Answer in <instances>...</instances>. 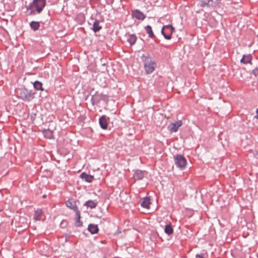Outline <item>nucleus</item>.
<instances>
[{
    "label": "nucleus",
    "mask_w": 258,
    "mask_h": 258,
    "mask_svg": "<svg viewBox=\"0 0 258 258\" xmlns=\"http://www.w3.org/2000/svg\"><path fill=\"white\" fill-rule=\"evenodd\" d=\"M45 5V0H33L27 8V13L28 15L39 14L42 11Z\"/></svg>",
    "instance_id": "nucleus-1"
},
{
    "label": "nucleus",
    "mask_w": 258,
    "mask_h": 258,
    "mask_svg": "<svg viewBox=\"0 0 258 258\" xmlns=\"http://www.w3.org/2000/svg\"><path fill=\"white\" fill-rule=\"evenodd\" d=\"M142 59L144 63V67L147 74L152 73L156 67L155 61L148 54H143Z\"/></svg>",
    "instance_id": "nucleus-2"
},
{
    "label": "nucleus",
    "mask_w": 258,
    "mask_h": 258,
    "mask_svg": "<svg viewBox=\"0 0 258 258\" xmlns=\"http://www.w3.org/2000/svg\"><path fill=\"white\" fill-rule=\"evenodd\" d=\"M18 97L25 101H30L34 98V93L25 88H20L17 91Z\"/></svg>",
    "instance_id": "nucleus-3"
},
{
    "label": "nucleus",
    "mask_w": 258,
    "mask_h": 258,
    "mask_svg": "<svg viewBox=\"0 0 258 258\" xmlns=\"http://www.w3.org/2000/svg\"><path fill=\"white\" fill-rule=\"evenodd\" d=\"M175 164L177 167L180 169L185 168L186 164V160L184 157L181 155H176L174 157Z\"/></svg>",
    "instance_id": "nucleus-4"
},
{
    "label": "nucleus",
    "mask_w": 258,
    "mask_h": 258,
    "mask_svg": "<svg viewBox=\"0 0 258 258\" xmlns=\"http://www.w3.org/2000/svg\"><path fill=\"white\" fill-rule=\"evenodd\" d=\"M173 31L174 28L171 25H165L163 27L161 30V33L165 39L169 40L171 38V35Z\"/></svg>",
    "instance_id": "nucleus-5"
},
{
    "label": "nucleus",
    "mask_w": 258,
    "mask_h": 258,
    "mask_svg": "<svg viewBox=\"0 0 258 258\" xmlns=\"http://www.w3.org/2000/svg\"><path fill=\"white\" fill-rule=\"evenodd\" d=\"M182 124L181 120H178L175 122L171 123L168 126V129L171 133L176 132Z\"/></svg>",
    "instance_id": "nucleus-6"
},
{
    "label": "nucleus",
    "mask_w": 258,
    "mask_h": 258,
    "mask_svg": "<svg viewBox=\"0 0 258 258\" xmlns=\"http://www.w3.org/2000/svg\"><path fill=\"white\" fill-rule=\"evenodd\" d=\"M66 205L67 207L73 210L76 213H77V212H79L75 200L70 199L66 202Z\"/></svg>",
    "instance_id": "nucleus-7"
},
{
    "label": "nucleus",
    "mask_w": 258,
    "mask_h": 258,
    "mask_svg": "<svg viewBox=\"0 0 258 258\" xmlns=\"http://www.w3.org/2000/svg\"><path fill=\"white\" fill-rule=\"evenodd\" d=\"M141 206L147 209H149L150 203V198L149 197H145L141 199Z\"/></svg>",
    "instance_id": "nucleus-8"
},
{
    "label": "nucleus",
    "mask_w": 258,
    "mask_h": 258,
    "mask_svg": "<svg viewBox=\"0 0 258 258\" xmlns=\"http://www.w3.org/2000/svg\"><path fill=\"white\" fill-rule=\"evenodd\" d=\"M99 124L103 129H106L108 125L107 118L105 115H102L99 119Z\"/></svg>",
    "instance_id": "nucleus-9"
},
{
    "label": "nucleus",
    "mask_w": 258,
    "mask_h": 258,
    "mask_svg": "<svg viewBox=\"0 0 258 258\" xmlns=\"http://www.w3.org/2000/svg\"><path fill=\"white\" fill-rule=\"evenodd\" d=\"M219 2L220 0H207V1L205 2L204 3H202L201 6L203 7L206 5L208 7H215Z\"/></svg>",
    "instance_id": "nucleus-10"
},
{
    "label": "nucleus",
    "mask_w": 258,
    "mask_h": 258,
    "mask_svg": "<svg viewBox=\"0 0 258 258\" xmlns=\"http://www.w3.org/2000/svg\"><path fill=\"white\" fill-rule=\"evenodd\" d=\"M80 177L84 179L86 181L88 182H92L94 179V177L91 175L88 174L85 172L81 173Z\"/></svg>",
    "instance_id": "nucleus-11"
},
{
    "label": "nucleus",
    "mask_w": 258,
    "mask_h": 258,
    "mask_svg": "<svg viewBox=\"0 0 258 258\" xmlns=\"http://www.w3.org/2000/svg\"><path fill=\"white\" fill-rule=\"evenodd\" d=\"M145 172L138 170H137L134 175V178L136 180H140L144 178Z\"/></svg>",
    "instance_id": "nucleus-12"
},
{
    "label": "nucleus",
    "mask_w": 258,
    "mask_h": 258,
    "mask_svg": "<svg viewBox=\"0 0 258 258\" xmlns=\"http://www.w3.org/2000/svg\"><path fill=\"white\" fill-rule=\"evenodd\" d=\"M100 22L98 20H95L93 25V30L94 32L99 31L102 28V26L100 24Z\"/></svg>",
    "instance_id": "nucleus-13"
},
{
    "label": "nucleus",
    "mask_w": 258,
    "mask_h": 258,
    "mask_svg": "<svg viewBox=\"0 0 258 258\" xmlns=\"http://www.w3.org/2000/svg\"><path fill=\"white\" fill-rule=\"evenodd\" d=\"M88 229L92 234L97 233L99 230L97 225L94 224L89 225Z\"/></svg>",
    "instance_id": "nucleus-14"
},
{
    "label": "nucleus",
    "mask_w": 258,
    "mask_h": 258,
    "mask_svg": "<svg viewBox=\"0 0 258 258\" xmlns=\"http://www.w3.org/2000/svg\"><path fill=\"white\" fill-rule=\"evenodd\" d=\"M251 60V56L250 55H244L241 59L240 61L244 64L250 63Z\"/></svg>",
    "instance_id": "nucleus-15"
},
{
    "label": "nucleus",
    "mask_w": 258,
    "mask_h": 258,
    "mask_svg": "<svg viewBox=\"0 0 258 258\" xmlns=\"http://www.w3.org/2000/svg\"><path fill=\"white\" fill-rule=\"evenodd\" d=\"M84 205L87 206V207L93 209L96 208V207L97 205V203L95 202L94 201L89 200L85 203Z\"/></svg>",
    "instance_id": "nucleus-16"
},
{
    "label": "nucleus",
    "mask_w": 258,
    "mask_h": 258,
    "mask_svg": "<svg viewBox=\"0 0 258 258\" xmlns=\"http://www.w3.org/2000/svg\"><path fill=\"white\" fill-rule=\"evenodd\" d=\"M43 212L41 209H38L35 211L34 218L36 220H40L41 219V216L42 215Z\"/></svg>",
    "instance_id": "nucleus-17"
},
{
    "label": "nucleus",
    "mask_w": 258,
    "mask_h": 258,
    "mask_svg": "<svg viewBox=\"0 0 258 258\" xmlns=\"http://www.w3.org/2000/svg\"><path fill=\"white\" fill-rule=\"evenodd\" d=\"M164 232L167 234L170 235L173 232V229L171 225V224H167L165 226Z\"/></svg>",
    "instance_id": "nucleus-18"
},
{
    "label": "nucleus",
    "mask_w": 258,
    "mask_h": 258,
    "mask_svg": "<svg viewBox=\"0 0 258 258\" xmlns=\"http://www.w3.org/2000/svg\"><path fill=\"white\" fill-rule=\"evenodd\" d=\"M76 220L75 222V225L77 227H80L82 225V222L80 221L81 215L80 211L77 212V213H76Z\"/></svg>",
    "instance_id": "nucleus-19"
},
{
    "label": "nucleus",
    "mask_w": 258,
    "mask_h": 258,
    "mask_svg": "<svg viewBox=\"0 0 258 258\" xmlns=\"http://www.w3.org/2000/svg\"><path fill=\"white\" fill-rule=\"evenodd\" d=\"M136 40L137 37L135 35H130L127 38V41L131 45H134L136 43Z\"/></svg>",
    "instance_id": "nucleus-20"
},
{
    "label": "nucleus",
    "mask_w": 258,
    "mask_h": 258,
    "mask_svg": "<svg viewBox=\"0 0 258 258\" xmlns=\"http://www.w3.org/2000/svg\"><path fill=\"white\" fill-rule=\"evenodd\" d=\"M34 87L35 88V89L37 90H43V88L42 87V84L39 81H35L33 83Z\"/></svg>",
    "instance_id": "nucleus-21"
},
{
    "label": "nucleus",
    "mask_w": 258,
    "mask_h": 258,
    "mask_svg": "<svg viewBox=\"0 0 258 258\" xmlns=\"http://www.w3.org/2000/svg\"><path fill=\"white\" fill-rule=\"evenodd\" d=\"M30 25L32 29H33L34 31L38 29V28L40 26L39 22H35V21L31 22L30 24Z\"/></svg>",
    "instance_id": "nucleus-22"
},
{
    "label": "nucleus",
    "mask_w": 258,
    "mask_h": 258,
    "mask_svg": "<svg viewBox=\"0 0 258 258\" xmlns=\"http://www.w3.org/2000/svg\"><path fill=\"white\" fill-rule=\"evenodd\" d=\"M145 29H146L147 33L148 34L149 37L153 38L154 37V35L152 31L151 27L149 25H147L145 27Z\"/></svg>",
    "instance_id": "nucleus-23"
},
{
    "label": "nucleus",
    "mask_w": 258,
    "mask_h": 258,
    "mask_svg": "<svg viewBox=\"0 0 258 258\" xmlns=\"http://www.w3.org/2000/svg\"><path fill=\"white\" fill-rule=\"evenodd\" d=\"M133 17L135 16H144L143 14L138 10L133 11L132 12V16Z\"/></svg>",
    "instance_id": "nucleus-24"
},
{
    "label": "nucleus",
    "mask_w": 258,
    "mask_h": 258,
    "mask_svg": "<svg viewBox=\"0 0 258 258\" xmlns=\"http://www.w3.org/2000/svg\"><path fill=\"white\" fill-rule=\"evenodd\" d=\"M97 96H93L92 99V101L93 102H95L96 103H98L100 99H97Z\"/></svg>",
    "instance_id": "nucleus-25"
},
{
    "label": "nucleus",
    "mask_w": 258,
    "mask_h": 258,
    "mask_svg": "<svg viewBox=\"0 0 258 258\" xmlns=\"http://www.w3.org/2000/svg\"><path fill=\"white\" fill-rule=\"evenodd\" d=\"M196 258H205L203 254H198L196 255Z\"/></svg>",
    "instance_id": "nucleus-26"
},
{
    "label": "nucleus",
    "mask_w": 258,
    "mask_h": 258,
    "mask_svg": "<svg viewBox=\"0 0 258 258\" xmlns=\"http://www.w3.org/2000/svg\"><path fill=\"white\" fill-rule=\"evenodd\" d=\"M138 19L139 20H143L145 18V17H137Z\"/></svg>",
    "instance_id": "nucleus-27"
},
{
    "label": "nucleus",
    "mask_w": 258,
    "mask_h": 258,
    "mask_svg": "<svg viewBox=\"0 0 258 258\" xmlns=\"http://www.w3.org/2000/svg\"><path fill=\"white\" fill-rule=\"evenodd\" d=\"M104 97H105V96L104 95H101V96H100V99H103Z\"/></svg>",
    "instance_id": "nucleus-28"
},
{
    "label": "nucleus",
    "mask_w": 258,
    "mask_h": 258,
    "mask_svg": "<svg viewBox=\"0 0 258 258\" xmlns=\"http://www.w3.org/2000/svg\"><path fill=\"white\" fill-rule=\"evenodd\" d=\"M42 197L43 198H45L46 197V195H43Z\"/></svg>",
    "instance_id": "nucleus-29"
},
{
    "label": "nucleus",
    "mask_w": 258,
    "mask_h": 258,
    "mask_svg": "<svg viewBox=\"0 0 258 258\" xmlns=\"http://www.w3.org/2000/svg\"><path fill=\"white\" fill-rule=\"evenodd\" d=\"M255 118L258 119V114H257L255 116Z\"/></svg>",
    "instance_id": "nucleus-30"
},
{
    "label": "nucleus",
    "mask_w": 258,
    "mask_h": 258,
    "mask_svg": "<svg viewBox=\"0 0 258 258\" xmlns=\"http://www.w3.org/2000/svg\"><path fill=\"white\" fill-rule=\"evenodd\" d=\"M256 114H258V108L256 109Z\"/></svg>",
    "instance_id": "nucleus-31"
}]
</instances>
